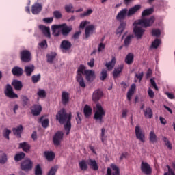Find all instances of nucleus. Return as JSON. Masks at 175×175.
Returning <instances> with one entry per match:
<instances>
[{
  "label": "nucleus",
  "mask_w": 175,
  "mask_h": 175,
  "mask_svg": "<svg viewBox=\"0 0 175 175\" xmlns=\"http://www.w3.org/2000/svg\"><path fill=\"white\" fill-rule=\"evenodd\" d=\"M150 83H151V85L154 87V90H156V91H158V86L157 85V83H155V81L154 80V79L152 78L150 79Z\"/></svg>",
  "instance_id": "nucleus-57"
},
{
  "label": "nucleus",
  "mask_w": 175,
  "mask_h": 175,
  "mask_svg": "<svg viewBox=\"0 0 175 175\" xmlns=\"http://www.w3.org/2000/svg\"><path fill=\"white\" fill-rule=\"evenodd\" d=\"M8 156L3 152H0V163H6Z\"/></svg>",
  "instance_id": "nucleus-40"
},
{
  "label": "nucleus",
  "mask_w": 175,
  "mask_h": 175,
  "mask_svg": "<svg viewBox=\"0 0 175 175\" xmlns=\"http://www.w3.org/2000/svg\"><path fill=\"white\" fill-rule=\"evenodd\" d=\"M135 137L137 140H139L142 143H144L146 142V134L144 133V131H142V128H140V126L136 125L135 126Z\"/></svg>",
  "instance_id": "nucleus-5"
},
{
  "label": "nucleus",
  "mask_w": 175,
  "mask_h": 175,
  "mask_svg": "<svg viewBox=\"0 0 175 175\" xmlns=\"http://www.w3.org/2000/svg\"><path fill=\"white\" fill-rule=\"evenodd\" d=\"M102 96H103V92L99 89L96 90L92 94L93 102H98Z\"/></svg>",
  "instance_id": "nucleus-13"
},
{
  "label": "nucleus",
  "mask_w": 175,
  "mask_h": 175,
  "mask_svg": "<svg viewBox=\"0 0 175 175\" xmlns=\"http://www.w3.org/2000/svg\"><path fill=\"white\" fill-rule=\"evenodd\" d=\"M53 17L57 20H59L62 18V13H61V11L59 10H55L53 12Z\"/></svg>",
  "instance_id": "nucleus-43"
},
{
  "label": "nucleus",
  "mask_w": 175,
  "mask_h": 175,
  "mask_svg": "<svg viewBox=\"0 0 175 175\" xmlns=\"http://www.w3.org/2000/svg\"><path fill=\"white\" fill-rule=\"evenodd\" d=\"M20 55L22 62H31V59H32V55L30 51L27 49L21 51Z\"/></svg>",
  "instance_id": "nucleus-6"
},
{
  "label": "nucleus",
  "mask_w": 175,
  "mask_h": 175,
  "mask_svg": "<svg viewBox=\"0 0 175 175\" xmlns=\"http://www.w3.org/2000/svg\"><path fill=\"white\" fill-rule=\"evenodd\" d=\"M42 167H40V165L38 164L35 169V175H42Z\"/></svg>",
  "instance_id": "nucleus-49"
},
{
  "label": "nucleus",
  "mask_w": 175,
  "mask_h": 175,
  "mask_svg": "<svg viewBox=\"0 0 175 175\" xmlns=\"http://www.w3.org/2000/svg\"><path fill=\"white\" fill-rule=\"evenodd\" d=\"M31 110L33 116H39L42 113V106L34 105L31 107Z\"/></svg>",
  "instance_id": "nucleus-20"
},
{
  "label": "nucleus",
  "mask_w": 175,
  "mask_h": 175,
  "mask_svg": "<svg viewBox=\"0 0 175 175\" xmlns=\"http://www.w3.org/2000/svg\"><path fill=\"white\" fill-rule=\"evenodd\" d=\"M95 30V26L94 25H88L85 27V39H88L92 33H94V31Z\"/></svg>",
  "instance_id": "nucleus-16"
},
{
  "label": "nucleus",
  "mask_w": 175,
  "mask_h": 175,
  "mask_svg": "<svg viewBox=\"0 0 175 175\" xmlns=\"http://www.w3.org/2000/svg\"><path fill=\"white\" fill-rule=\"evenodd\" d=\"M85 76L86 81L88 83H92L96 78L95 75V71L92 70H85V66L81 64L77 69L76 75V81L79 83L81 88H85L87 85L84 81L83 76Z\"/></svg>",
  "instance_id": "nucleus-1"
},
{
  "label": "nucleus",
  "mask_w": 175,
  "mask_h": 175,
  "mask_svg": "<svg viewBox=\"0 0 175 175\" xmlns=\"http://www.w3.org/2000/svg\"><path fill=\"white\" fill-rule=\"evenodd\" d=\"M123 69H124V66L122 65H120L117 68H115L114 70L113 71V79H117V77H118L120 75H121Z\"/></svg>",
  "instance_id": "nucleus-29"
},
{
  "label": "nucleus",
  "mask_w": 175,
  "mask_h": 175,
  "mask_svg": "<svg viewBox=\"0 0 175 175\" xmlns=\"http://www.w3.org/2000/svg\"><path fill=\"white\" fill-rule=\"evenodd\" d=\"M64 9L67 13H75V10H73V5L72 4L66 5Z\"/></svg>",
  "instance_id": "nucleus-42"
},
{
  "label": "nucleus",
  "mask_w": 175,
  "mask_h": 175,
  "mask_svg": "<svg viewBox=\"0 0 175 175\" xmlns=\"http://www.w3.org/2000/svg\"><path fill=\"white\" fill-rule=\"evenodd\" d=\"M107 77V70L103 69L101 71V77H100V80H106V78Z\"/></svg>",
  "instance_id": "nucleus-50"
},
{
  "label": "nucleus",
  "mask_w": 175,
  "mask_h": 175,
  "mask_svg": "<svg viewBox=\"0 0 175 175\" xmlns=\"http://www.w3.org/2000/svg\"><path fill=\"white\" fill-rule=\"evenodd\" d=\"M167 167L168 169V172H165L164 175H175L174 172H173L172 169H170L169 165H167Z\"/></svg>",
  "instance_id": "nucleus-58"
},
{
  "label": "nucleus",
  "mask_w": 175,
  "mask_h": 175,
  "mask_svg": "<svg viewBox=\"0 0 175 175\" xmlns=\"http://www.w3.org/2000/svg\"><path fill=\"white\" fill-rule=\"evenodd\" d=\"M83 112L85 117H86V118H88V117H90V116H91L92 113V109H91L90 106L85 105L83 109Z\"/></svg>",
  "instance_id": "nucleus-36"
},
{
  "label": "nucleus",
  "mask_w": 175,
  "mask_h": 175,
  "mask_svg": "<svg viewBox=\"0 0 175 175\" xmlns=\"http://www.w3.org/2000/svg\"><path fill=\"white\" fill-rule=\"evenodd\" d=\"M12 85L16 91H21L23 90V82L21 81L14 79L12 83Z\"/></svg>",
  "instance_id": "nucleus-23"
},
{
  "label": "nucleus",
  "mask_w": 175,
  "mask_h": 175,
  "mask_svg": "<svg viewBox=\"0 0 175 175\" xmlns=\"http://www.w3.org/2000/svg\"><path fill=\"white\" fill-rule=\"evenodd\" d=\"M105 48H106V45L103 44V42L100 43L98 46V53L103 51V50H105Z\"/></svg>",
  "instance_id": "nucleus-52"
},
{
  "label": "nucleus",
  "mask_w": 175,
  "mask_h": 175,
  "mask_svg": "<svg viewBox=\"0 0 175 175\" xmlns=\"http://www.w3.org/2000/svg\"><path fill=\"white\" fill-rule=\"evenodd\" d=\"M88 24H90V22H88V21H83L81 23L80 25H79V27L80 28H85V26L88 25Z\"/></svg>",
  "instance_id": "nucleus-59"
},
{
  "label": "nucleus",
  "mask_w": 175,
  "mask_h": 175,
  "mask_svg": "<svg viewBox=\"0 0 175 175\" xmlns=\"http://www.w3.org/2000/svg\"><path fill=\"white\" fill-rule=\"evenodd\" d=\"M70 97L69 92L66 91H63L62 92V103L64 106H66L69 103Z\"/></svg>",
  "instance_id": "nucleus-17"
},
{
  "label": "nucleus",
  "mask_w": 175,
  "mask_h": 175,
  "mask_svg": "<svg viewBox=\"0 0 175 175\" xmlns=\"http://www.w3.org/2000/svg\"><path fill=\"white\" fill-rule=\"evenodd\" d=\"M33 165V163L32 161H31L29 159H27L21 163V169L24 172H29V170H32Z\"/></svg>",
  "instance_id": "nucleus-7"
},
{
  "label": "nucleus",
  "mask_w": 175,
  "mask_h": 175,
  "mask_svg": "<svg viewBox=\"0 0 175 175\" xmlns=\"http://www.w3.org/2000/svg\"><path fill=\"white\" fill-rule=\"evenodd\" d=\"M154 16H150L149 18H142L136 20L133 23V32L137 39H142L143 35H144L146 30L143 28H148V27H152V24H154Z\"/></svg>",
  "instance_id": "nucleus-2"
},
{
  "label": "nucleus",
  "mask_w": 175,
  "mask_h": 175,
  "mask_svg": "<svg viewBox=\"0 0 175 175\" xmlns=\"http://www.w3.org/2000/svg\"><path fill=\"white\" fill-rule=\"evenodd\" d=\"M159 44H161V39L159 38H156L154 42H152L151 48L152 49H157V47L159 46Z\"/></svg>",
  "instance_id": "nucleus-41"
},
{
  "label": "nucleus",
  "mask_w": 175,
  "mask_h": 175,
  "mask_svg": "<svg viewBox=\"0 0 175 175\" xmlns=\"http://www.w3.org/2000/svg\"><path fill=\"white\" fill-rule=\"evenodd\" d=\"M64 139V133L62 131H57L53 137V142L54 146L58 147L61 146V142Z\"/></svg>",
  "instance_id": "nucleus-9"
},
{
  "label": "nucleus",
  "mask_w": 175,
  "mask_h": 175,
  "mask_svg": "<svg viewBox=\"0 0 175 175\" xmlns=\"http://www.w3.org/2000/svg\"><path fill=\"white\" fill-rule=\"evenodd\" d=\"M87 163L91 167V169H92V170L96 171L99 169V166L98 165V163H96V160L89 159Z\"/></svg>",
  "instance_id": "nucleus-21"
},
{
  "label": "nucleus",
  "mask_w": 175,
  "mask_h": 175,
  "mask_svg": "<svg viewBox=\"0 0 175 175\" xmlns=\"http://www.w3.org/2000/svg\"><path fill=\"white\" fill-rule=\"evenodd\" d=\"M141 171L144 174L151 175L152 174V168L151 165L147 162L142 161L141 163Z\"/></svg>",
  "instance_id": "nucleus-8"
},
{
  "label": "nucleus",
  "mask_w": 175,
  "mask_h": 175,
  "mask_svg": "<svg viewBox=\"0 0 175 175\" xmlns=\"http://www.w3.org/2000/svg\"><path fill=\"white\" fill-rule=\"evenodd\" d=\"M59 25H52V33L53 36H59L60 32L59 31H57V29H59Z\"/></svg>",
  "instance_id": "nucleus-34"
},
{
  "label": "nucleus",
  "mask_w": 175,
  "mask_h": 175,
  "mask_svg": "<svg viewBox=\"0 0 175 175\" xmlns=\"http://www.w3.org/2000/svg\"><path fill=\"white\" fill-rule=\"evenodd\" d=\"M59 27L62 29L61 32L63 36H68L72 32V27H68L65 23L59 25Z\"/></svg>",
  "instance_id": "nucleus-11"
},
{
  "label": "nucleus",
  "mask_w": 175,
  "mask_h": 175,
  "mask_svg": "<svg viewBox=\"0 0 175 175\" xmlns=\"http://www.w3.org/2000/svg\"><path fill=\"white\" fill-rule=\"evenodd\" d=\"M57 170H58V167L57 166L52 167L50 171L48 172L47 175H55V173H57Z\"/></svg>",
  "instance_id": "nucleus-48"
},
{
  "label": "nucleus",
  "mask_w": 175,
  "mask_h": 175,
  "mask_svg": "<svg viewBox=\"0 0 175 175\" xmlns=\"http://www.w3.org/2000/svg\"><path fill=\"white\" fill-rule=\"evenodd\" d=\"M60 49L61 50H65L66 51L70 50V49H72V42L69 40H64L60 44Z\"/></svg>",
  "instance_id": "nucleus-15"
},
{
  "label": "nucleus",
  "mask_w": 175,
  "mask_h": 175,
  "mask_svg": "<svg viewBox=\"0 0 175 175\" xmlns=\"http://www.w3.org/2000/svg\"><path fill=\"white\" fill-rule=\"evenodd\" d=\"M44 157L48 162H51L55 159V153L53 151H45Z\"/></svg>",
  "instance_id": "nucleus-22"
},
{
  "label": "nucleus",
  "mask_w": 175,
  "mask_h": 175,
  "mask_svg": "<svg viewBox=\"0 0 175 175\" xmlns=\"http://www.w3.org/2000/svg\"><path fill=\"white\" fill-rule=\"evenodd\" d=\"M5 96L10 98V99H14V98H18L17 94L13 92V88L10 84L6 85V89L4 92Z\"/></svg>",
  "instance_id": "nucleus-10"
},
{
  "label": "nucleus",
  "mask_w": 175,
  "mask_h": 175,
  "mask_svg": "<svg viewBox=\"0 0 175 175\" xmlns=\"http://www.w3.org/2000/svg\"><path fill=\"white\" fill-rule=\"evenodd\" d=\"M44 36L50 39L51 38V33H50V27H44Z\"/></svg>",
  "instance_id": "nucleus-47"
},
{
  "label": "nucleus",
  "mask_w": 175,
  "mask_h": 175,
  "mask_svg": "<svg viewBox=\"0 0 175 175\" xmlns=\"http://www.w3.org/2000/svg\"><path fill=\"white\" fill-rule=\"evenodd\" d=\"M133 94H135V92L133 90H129L127 92V99L129 102L132 100V96H133Z\"/></svg>",
  "instance_id": "nucleus-53"
},
{
  "label": "nucleus",
  "mask_w": 175,
  "mask_h": 175,
  "mask_svg": "<svg viewBox=\"0 0 175 175\" xmlns=\"http://www.w3.org/2000/svg\"><path fill=\"white\" fill-rule=\"evenodd\" d=\"M24 130V127H23V125L20 124L17 127L13 128L12 129V132L16 137H21V133H23V131Z\"/></svg>",
  "instance_id": "nucleus-18"
},
{
  "label": "nucleus",
  "mask_w": 175,
  "mask_h": 175,
  "mask_svg": "<svg viewBox=\"0 0 175 175\" xmlns=\"http://www.w3.org/2000/svg\"><path fill=\"white\" fill-rule=\"evenodd\" d=\"M23 70L21 67L14 66L12 70V73L14 76H16L17 77H20V76H23Z\"/></svg>",
  "instance_id": "nucleus-24"
},
{
  "label": "nucleus",
  "mask_w": 175,
  "mask_h": 175,
  "mask_svg": "<svg viewBox=\"0 0 175 175\" xmlns=\"http://www.w3.org/2000/svg\"><path fill=\"white\" fill-rule=\"evenodd\" d=\"M92 13V10L89 9L86 12L80 14V17H87V16H90Z\"/></svg>",
  "instance_id": "nucleus-51"
},
{
  "label": "nucleus",
  "mask_w": 175,
  "mask_h": 175,
  "mask_svg": "<svg viewBox=\"0 0 175 175\" xmlns=\"http://www.w3.org/2000/svg\"><path fill=\"white\" fill-rule=\"evenodd\" d=\"M149 140L150 143H157L158 142V139L157 135L154 131H151L149 134Z\"/></svg>",
  "instance_id": "nucleus-35"
},
{
  "label": "nucleus",
  "mask_w": 175,
  "mask_h": 175,
  "mask_svg": "<svg viewBox=\"0 0 175 175\" xmlns=\"http://www.w3.org/2000/svg\"><path fill=\"white\" fill-rule=\"evenodd\" d=\"M126 16H128V9L124 8L118 13L116 20L122 23V20H125Z\"/></svg>",
  "instance_id": "nucleus-12"
},
{
  "label": "nucleus",
  "mask_w": 175,
  "mask_h": 175,
  "mask_svg": "<svg viewBox=\"0 0 175 175\" xmlns=\"http://www.w3.org/2000/svg\"><path fill=\"white\" fill-rule=\"evenodd\" d=\"M21 99L23 103V106H27V105H28V102H29V99H28V97L23 96L21 97Z\"/></svg>",
  "instance_id": "nucleus-56"
},
{
  "label": "nucleus",
  "mask_w": 175,
  "mask_h": 175,
  "mask_svg": "<svg viewBox=\"0 0 175 175\" xmlns=\"http://www.w3.org/2000/svg\"><path fill=\"white\" fill-rule=\"evenodd\" d=\"M88 65L90 68H94V66L95 65V59H94V58L90 59V62H88Z\"/></svg>",
  "instance_id": "nucleus-61"
},
{
  "label": "nucleus",
  "mask_w": 175,
  "mask_h": 175,
  "mask_svg": "<svg viewBox=\"0 0 175 175\" xmlns=\"http://www.w3.org/2000/svg\"><path fill=\"white\" fill-rule=\"evenodd\" d=\"M116 62H117V59L116 57H113L109 62L105 64V66L108 70H113V68L116 66Z\"/></svg>",
  "instance_id": "nucleus-28"
},
{
  "label": "nucleus",
  "mask_w": 175,
  "mask_h": 175,
  "mask_svg": "<svg viewBox=\"0 0 175 175\" xmlns=\"http://www.w3.org/2000/svg\"><path fill=\"white\" fill-rule=\"evenodd\" d=\"M79 166L81 170L85 171L88 169V165L87 164V161H85V160H82L81 162H79Z\"/></svg>",
  "instance_id": "nucleus-38"
},
{
  "label": "nucleus",
  "mask_w": 175,
  "mask_h": 175,
  "mask_svg": "<svg viewBox=\"0 0 175 175\" xmlns=\"http://www.w3.org/2000/svg\"><path fill=\"white\" fill-rule=\"evenodd\" d=\"M154 13V8H151L149 9H146L142 13V17H146V16H150V14H152Z\"/></svg>",
  "instance_id": "nucleus-39"
},
{
  "label": "nucleus",
  "mask_w": 175,
  "mask_h": 175,
  "mask_svg": "<svg viewBox=\"0 0 175 175\" xmlns=\"http://www.w3.org/2000/svg\"><path fill=\"white\" fill-rule=\"evenodd\" d=\"M144 114L146 118H152V109L150 107H147L146 109H144Z\"/></svg>",
  "instance_id": "nucleus-33"
},
{
  "label": "nucleus",
  "mask_w": 175,
  "mask_h": 175,
  "mask_svg": "<svg viewBox=\"0 0 175 175\" xmlns=\"http://www.w3.org/2000/svg\"><path fill=\"white\" fill-rule=\"evenodd\" d=\"M35 70V66L30 65L25 66V73L27 77L32 76V72Z\"/></svg>",
  "instance_id": "nucleus-26"
},
{
  "label": "nucleus",
  "mask_w": 175,
  "mask_h": 175,
  "mask_svg": "<svg viewBox=\"0 0 175 175\" xmlns=\"http://www.w3.org/2000/svg\"><path fill=\"white\" fill-rule=\"evenodd\" d=\"M25 158V153L21 152L15 154L14 159L16 162H20V161H23Z\"/></svg>",
  "instance_id": "nucleus-32"
},
{
  "label": "nucleus",
  "mask_w": 175,
  "mask_h": 175,
  "mask_svg": "<svg viewBox=\"0 0 175 175\" xmlns=\"http://www.w3.org/2000/svg\"><path fill=\"white\" fill-rule=\"evenodd\" d=\"M56 120L59 121V124H64V129L66 131V135H69L70 133V130L72 129V113H67L65 109H62L58 111L56 115Z\"/></svg>",
  "instance_id": "nucleus-3"
},
{
  "label": "nucleus",
  "mask_w": 175,
  "mask_h": 175,
  "mask_svg": "<svg viewBox=\"0 0 175 175\" xmlns=\"http://www.w3.org/2000/svg\"><path fill=\"white\" fill-rule=\"evenodd\" d=\"M152 36L159 38V36H161V30H159V29H153L152 30Z\"/></svg>",
  "instance_id": "nucleus-44"
},
{
  "label": "nucleus",
  "mask_w": 175,
  "mask_h": 175,
  "mask_svg": "<svg viewBox=\"0 0 175 175\" xmlns=\"http://www.w3.org/2000/svg\"><path fill=\"white\" fill-rule=\"evenodd\" d=\"M37 95L40 96V98H44V90H39L37 93Z\"/></svg>",
  "instance_id": "nucleus-63"
},
{
  "label": "nucleus",
  "mask_w": 175,
  "mask_h": 175,
  "mask_svg": "<svg viewBox=\"0 0 175 175\" xmlns=\"http://www.w3.org/2000/svg\"><path fill=\"white\" fill-rule=\"evenodd\" d=\"M148 94L150 98H154L155 95V94L154 93V91H152V90H151L150 88L148 90Z\"/></svg>",
  "instance_id": "nucleus-64"
},
{
  "label": "nucleus",
  "mask_w": 175,
  "mask_h": 175,
  "mask_svg": "<svg viewBox=\"0 0 175 175\" xmlns=\"http://www.w3.org/2000/svg\"><path fill=\"white\" fill-rule=\"evenodd\" d=\"M12 133V131L8 129H5L3 131V137L7 139V140H9L10 137H9V135H10Z\"/></svg>",
  "instance_id": "nucleus-46"
},
{
  "label": "nucleus",
  "mask_w": 175,
  "mask_h": 175,
  "mask_svg": "<svg viewBox=\"0 0 175 175\" xmlns=\"http://www.w3.org/2000/svg\"><path fill=\"white\" fill-rule=\"evenodd\" d=\"M132 39H133V35H129L124 39V47H129L131 43H132Z\"/></svg>",
  "instance_id": "nucleus-37"
},
{
  "label": "nucleus",
  "mask_w": 175,
  "mask_h": 175,
  "mask_svg": "<svg viewBox=\"0 0 175 175\" xmlns=\"http://www.w3.org/2000/svg\"><path fill=\"white\" fill-rule=\"evenodd\" d=\"M53 21H54V18L53 17L44 18V23H46V24H51V23H53Z\"/></svg>",
  "instance_id": "nucleus-62"
},
{
  "label": "nucleus",
  "mask_w": 175,
  "mask_h": 175,
  "mask_svg": "<svg viewBox=\"0 0 175 175\" xmlns=\"http://www.w3.org/2000/svg\"><path fill=\"white\" fill-rule=\"evenodd\" d=\"M126 27V23L125 22H120V25L118 27L116 33L119 36H121V34L124 32L125 27Z\"/></svg>",
  "instance_id": "nucleus-30"
},
{
  "label": "nucleus",
  "mask_w": 175,
  "mask_h": 175,
  "mask_svg": "<svg viewBox=\"0 0 175 175\" xmlns=\"http://www.w3.org/2000/svg\"><path fill=\"white\" fill-rule=\"evenodd\" d=\"M57 59V53L51 52L46 54V61L49 64H54V61Z\"/></svg>",
  "instance_id": "nucleus-19"
},
{
  "label": "nucleus",
  "mask_w": 175,
  "mask_h": 175,
  "mask_svg": "<svg viewBox=\"0 0 175 175\" xmlns=\"http://www.w3.org/2000/svg\"><path fill=\"white\" fill-rule=\"evenodd\" d=\"M143 76H144V72H141L139 74H135V77L138 79V80H139V82L142 81V80H143Z\"/></svg>",
  "instance_id": "nucleus-60"
},
{
  "label": "nucleus",
  "mask_w": 175,
  "mask_h": 175,
  "mask_svg": "<svg viewBox=\"0 0 175 175\" xmlns=\"http://www.w3.org/2000/svg\"><path fill=\"white\" fill-rule=\"evenodd\" d=\"M140 8H142L140 5H137L130 8L129 11H127L128 17H131V16H133V14H135V13H136L137 10H139Z\"/></svg>",
  "instance_id": "nucleus-27"
},
{
  "label": "nucleus",
  "mask_w": 175,
  "mask_h": 175,
  "mask_svg": "<svg viewBox=\"0 0 175 175\" xmlns=\"http://www.w3.org/2000/svg\"><path fill=\"white\" fill-rule=\"evenodd\" d=\"M105 128H102L101 129V141H102V143H105V140L106 139V136L105 135Z\"/></svg>",
  "instance_id": "nucleus-55"
},
{
  "label": "nucleus",
  "mask_w": 175,
  "mask_h": 175,
  "mask_svg": "<svg viewBox=\"0 0 175 175\" xmlns=\"http://www.w3.org/2000/svg\"><path fill=\"white\" fill-rule=\"evenodd\" d=\"M81 113L77 112L76 121L78 124H81Z\"/></svg>",
  "instance_id": "nucleus-54"
},
{
  "label": "nucleus",
  "mask_w": 175,
  "mask_h": 175,
  "mask_svg": "<svg viewBox=\"0 0 175 175\" xmlns=\"http://www.w3.org/2000/svg\"><path fill=\"white\" fill-rule=\"evenodd\" d=\"M40 80V74H38L37 75H33L31 77V81L33 83V84H36V83H38V81Z\"/></svg>",
  "instance_id": "nucleus-45"
},
{
  "label": "nucleus",
  "mask_w": 175,
  "mask_h": 175,
  "mask_svg": "<svg viewBox=\"0 0 175 175\" xmlns=\"http://www.w3.org/2000/svg\"><path fill=\"white\" fill-rule=\"evenodd\" d=\"M135 56L133 55V53H130L126 55L125 57V62L127 64V65H131V64H133V58Z\"/></svg>",
  "instance_id": "nucleus-31"
},
{
  "label": "nucleus",
  "mask_w": 175,
  "mask_h": 175,
  "mask_svg": "<svg viewBox=\"0 0 175 175\" xmlns=\"http://www.w3.org/2000/svg\"><path fill=\"white\" fill-rule=\"evenodd\" d=\"M42 9H43V6L42 4L39 3H35L31 6V13L32 14H39L42 12Z\"/></svg>",
  "instance_id": "nucleus-14"
},
{
  "label": "nucleus",
  "mask_w": 175,
  "mask_h": 175,
  "mask_svg": "<svg viewBox=\"0 0 175 175\" xmlns=\"http://www.w3.org/2000/svg\"><path fill=\"white\" fill-rule=\"evenodd\" d=\"M19 147L20 148H22L24 152H29V151L31 150V145H29V144H28V142H27L20 143Z\"/></svg>",
  "instance_id": "nucleus-25"
},
{
  "label": "nucleus",
  "mask_w": 175,
  "mask_h": 175,
  "mask_svg": "<svg viewBox=\"0 0 175 175\" xmlns=\"http://www.w3.org/2000/svg\"><path fill=\"white\" fill-rule=\"evenodd\" d=\"M106 116V111L103 109V107H102V105L100 104H96V111L94 113V118L96 121V122H98L100 125L105 122V120H103V117Z\"/></svg>",
  "instance_id": "nucleus-4"
}]
</instances>
